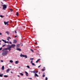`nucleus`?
Returning <instances> with one entry per match:
<instances>
[{
	"mask_svg": "<svg viewBox=\"0 0 80 80\" xmlns=\"http://www.w3.org/2000/svg\"><path fill=\"white\" fill-rule=\"evenodd\" d=\"M3 75V74H0V77H2Z\"/></svg>",
	"mask_w": 80,
	"mask_h": 80,
	"instance_id": "nucleus-17",
	"label": "nucleus"
},
{
	"mask_svg": "<svg viewBox=\"0 0 80 80\" xmlns=\"http://www.w3.org/2000/svg\"><path fill=\"white\" fill-rule=\"evenodd\" d=\"M11 12H13V10L12 9H10Z\"/></svg>",
	"mask_w": 80,
	"mask_h": 80,
	"instance_id": "nucleus-31",
	"label": "nucleus"
},
{
	"mask_svg": "<svg viewBox=\"0 0 80 80\" xmlns=\"http://www.w3.org/2000/svg\"><path fill=\"white\" fill-rule=\"evenodd\" d=\"M7 53H8V51L5 50L3 51L2 53V55L3 56H6L7 55Z\"/></svg>",
	"mask_w": 80,
	"mask_h": 80,
	"instance_id": "nucleus-1",
	"label": "nucleus"
},
{
	"mask_svg": "<svg viewBox=\"0 0 80 80\" xmlns=\"http://www.w3.org/2000/svg\"><path fill=\"white\" fill-rule=\"evenodd\" d=\"M17 42V41L16 40H14V43H16Z\"/></svg>",
	"mask_w": 80,
	"mask_h": 80,
	"instance_id": "nucleus-15",
	"label": "nucleus"
},
{
	"mask_svg": "<svg viewBox=\"0 0 80 80\" xmlns=\"http://www.w3.org/2000/svg\"><path fill=\"white\" fill-rule=\"evenodd\" d=\"M33 62V61H32L31 62V64H32V63H33V62Z\"/></svg>",
	"mask_w": 80,
	"mask_h": 80,
	"instance_id": "nucleus-37",
	"label": "nucleus"
},
{
	"mask_svg": "<svg viewBox=\"0 0 80 80\" xmlns=\"http://www.w3.org/2000/svg\"><path fill=\"white\" fill-rule=\"evenodd\" d=\"M48 80V78H47V77H46L45 78V80Z\"/></svg>",
	"mask_w": 80,
	"mask_h": 80,
	"instance_id": "nucleus-33",
	"label": "nucleus"
},
{
	"mask_svg": "<svg viewBox=\"0 0 80 80\" xmlns=\"http://www.w3.org/2000/svg\"><path fill=\"white\" fill-rule=\"evenodd\" d=\"M1 45V43L0 42V45Z\"/></svg>",
	"mask_w": 80,
	"mask_h": 80,
	"instance_id": "nucleus-57",
	"label": "nucleus"
},
{
	"mask_svg": "<svg viewBox=\"0 0 80 80\" xmlns=\"http://www.w3.org/2000/svg\"><path fill=\"white\" fill-rule=\"evenodd\" d=\"M4 68H5L4 67V66H2V70H4Z\"/></svg>",
	"mask_w": 80,
	"mask_h": 80,
	"instance_id": "nucleus-9",
	"label": "nucleus"
},
{
	"mask_svg": "<svg viewBox=\"0 0 80 80\" xmlns=\"http://www.w3.org/2000/svg\"><path fill=\"white\" fill-rule=\"evenodd\" d=\"M8 48H4L3 49L2 51V52H3V51H4V50H8Z\"/></svg>",
	"mask_w": 80,
	"mask_h": 80,
	"instance_id": "nucleus-6",
	"label": "nucleus"
},
{
	"mask_svg": "<svg viewBox=\"0 0 80 80\" xmlns=\"http://www.w3.org/2000/svg\"><path fill=\"white\" fill-rule=\"evenodd\" d=\"M19 47H20V44H17V48H19Z\"/></svg>",
	"mask_w": 80,
	"mask_h": 80,
	"instance_id": "nucleus-18",
	"label": "nucleus"
},
{
	"mask_svg": "<svg viewBox=\"0 0 80 80\" xmlns=\"http://www.w3.org/2000/svg\"><path fill=\"white\" fill-rule=\"evenodd\" d=\"M0 62H3V60H1L0 61Z\"/></svg>",
	"mask_w": 80,
	"mask_h": 80,
	"instance_id": "nucleus-36",
	"label": "nucleus"
},
{
	"mask_svg": "<svg viewBox=\"0 0 80 80\" xmlns=\"http://www.w3.org/2000/svg\"><path fill=\"white\" fill-rule=\"evenodd\" d=\"M2 41H3V42H4L5 41V40L3 39H2Z\"/></svg>",
	"mask_w": 80,
	"mask_h": 80,
	"instance_id": "nucleus-34",
	"label": "nucleus"
},
{
	"mask_svg": "<svg viewBox=\"0 0 80 80\" xmlns=\"http://www.w3.org/2000/svg\"><path fill=\"white\" fill-rule=\"evenodd\" d=\"M1 5H2V6H3L2 8H3V10H5L6 8H7V6L6 5L2 4Z\"/></svg>",
	"mask_w": 80,
	"mask_h": 80,
	"instance_id": "nucleus-2",
	"label": "nucleus"
},
{
	"mask_svg": "<svg viewBox=\"0 0 80 80\" xmlns=\"http://www.w3.org/2000/svg\"><path fill=\"white\" fill-rule=\"evenodd\" d=\"M32 72L33 73H38V71H33L32 72Z\"/></svg>",
	"mask_w": 80,
	"mask_h": 80,
	"instance_id": "nucleus-10",
	"label": "nucleus"
},
{
	"mask_svg": "<svg viewBox=\"0 0 80 80\" xmlns=\"http://www.w3.org/2000/svg\"><path fill=\"white\" fill-rule=\"evenodd\" d=\"M6 33H7L8 35H9V32L8 31L6 32Z\"/></svg>",
	"mask_w": 80,
	"mask_h": 80,
	"instance_id": "nucleus-20",
	"label": "nucleus"
},
{
	"mask_svg": "<svg viewBox=\"0 0 80 80\" xmlns=\"http://www.w3.org/2000/svg\"><path fill=\"white\" fill-rule=\"evenodd\" d=\"M20 75H22V76H23V74L22 73H20Z\"/></svg>",
	"mask_w": 80,
	"mask_h": 80,
	"instance_id": "nucleus-29",
	"label": "nucleus"
},
{
	"mask_svg": "<svg viewBox=\"0 0 80 80\" xmlns=\"http://www.w3.org/2000/svg\"><path fill=\"white\" fill-rule=\"evenodd\" d=\"M11 48H14L15 47V44H12L11 45Z\"/></svg>",
	"mask_w": 80,
	"mask_h": 80,
	"instance_id": "nucleus-4",
	"label": "nucleus"
},
{
	"mask_svg": "<svg viewBox=\"0 0 80 80\" xmlns=\"http://www.w3.org/2000/svg\"><path fill=\"white\" fill-rule=\"evenodd\" d=\"M19 68H21L20 67H19Z\"/></svg>",
	"mask_w": 80,
	"mask_h": 80,
	"instance_id": "nucleus-54",
	"label": "nucleus"
},
{
	"mask_svg": "<svg viewBox=\"0 0 80 80\" xmlns=\"http://www.w3.org/2000/svg\"><path fill=\"white\" fill-rule=\"evenodd\" d=\"M11 48H12V47L11 46H11L10 45H8V49Z\"/></svg>",
	"mask_w": 80,
	"mask_h": 80,
	"instance_id": "nucleus-5",
	"label": "nucleus"
},
{
	"mask_svg": "<svg viewBox=\"0 0 80 80\" xmlns=\"http://www.w3.org/2000/svg\"><path fill=\"white\" fill-rule=\"evenodd\" d=\"M8 50H9V51H10L11 50V48L8 49Z\"/></svg>",
	"mask_w": 80,
	"mask_h": 80,
	"instance_id": "nucleus-38",
	"label": "nucleus"
},
{
	"mask_svg": "<svg viewBox=\"0 0 80 80\" xmlns=\"http://www.w3.org/2000/svg\"><path fill=\"white\" fill-rule=\"evenodd\" d=\"M37 42H36V44H37Z\"/></svg>",
	"mask_w": 80,
	"mask_h": 80,
	"instance_id": "nucleus-56",
	"label": "nucleus"
},
{
	"mask_svg": "<svg viewBox=\"0 0 80 80\" xmlns=\"http://www.w3.org/2000/svg\"><path fill=\"white\" fill-rule=\"evenodd\" d=\"M10 62V63H12L13 62V61L12 60H10L9 61Z\"/></svg>",
	"mask_w": 80,
	"mask_h": 80,
	"instance_id": "nucleus-23",
	"label": "nucleus"
},
{
	"mask_svg": "<svg viewBox=\"0 0 80 80\" xmlns=\"http://www.w3.org/2000/svg\"><path fill=\"white\" fill-rule=\"evenodd\" d=\"M6 23H7V25H8V22H6Z\"/></svg>",
	"mask_w": 80,
	"mask_h": 80,
	"instance_id": "nucleus-41",
	"label": "nucleus"
},
{
	"mask_svg": "<svg viewBox=\"0 0 80 80\" xmlns=\"http://www.w3.org/2000/svg\"><path fill=\"white\" fill-rule=\"evenodd\" d=\"M3 1H6V0H3Z\"/></svg>",
	"mask_w": 80,
	"mask_h": 80,
	"instance_id": "nucleus-53",
	"label": "nucleus"
},
{
	"mask_svg": "<svg viewBox=\"0 0 80 80\" xmlns=\"http://www.w3.org/2000/svg\"><path fill=\"white\" fill-rule=\"evenodd\" d=\"M6 43H9V42H6Z\"/></svg>",
	"mask_w": 80,
	"mask_h": 80,
	"instance_id": "nucleus-45",
	"label": "nucleus"
},
{
	"mask_svg": "<svg viewBox=\"0 0 80 80\" xmlns=\"http://www.w3.org/2000/svg\"><path fill=\"white\" fill-rule=\"evenodd\" d=\"M19 61H17L16 62H15V64H18V63H19Z\"/></svg>",
	"mask_w": 80,
	"mask_h": 80,
	"instance_id": "nucleus-11",
	"label": "nucleus"
},
{
	"mask_svg": "<svg viewBox=\"0 0 80 80\" xmlns=\"http://www.w3.org/2000/svg\"><path fill=\"white\" fill-rule=\"evenodd\" d=\"M25 73H26V76L27 77H28V72H25Z\"/></svg>",
	"mask_w": 80,
	"mask_h": 80,
	"instance_id": "nucleus-14",
	"label": "nucleus"
},
{
	"mask_svg": "<svg viewBox=\"0 0 80 80\" xmlns=\"http://www.w3.org/2000/svg\"><path fill=\"white\" fill-rule=\"evenodd\" d=\"M14 37H15V38L17 37V36H15Z\"/></svg>",
	"mask_w": 80,
	"mask_h": 80,
	"instance_id": "nucleus-49",
	"label": "nucleus"
},
{
	"mask_svg": "<svg viewBox=\"0 0 80 80\" xmlns=\"http://www.w3.org/2000/svg\"><path fill=\"white\" fill-rule=\"evenodd\" d=\"M2 42V40H0V42Z\"/></svg>",
	"mask_w": 80,
	"mask_h": 80,
	"instance_id": "nucleus-55",
	"label": "nucleus"
},
{
	"mask_svg": "<svg viewBox=\"0 0 80 80\" xmlns=\"http://www.w3.org/2000/svg\"><path fill=\"white\" fill-rule=\"evenodd\" d=\"M43 74H45V72H44V73H43Z\"/></svg>",
	"mask_w": 80,
	"mask_h": 80,
	"instance_id": "nucleus-58",
	"label": "nucleus"
},
{
	"mask_svg": "<svg viewBox=\"0 0 80 80\" xmlns=\"http://www.w3.org/2000/svg\"><path fill=\"white\" fill-rule=\"evenodd\" d=\"M40 67H41V65H40V66H38V68H40Z\"/></svg>",
	"mask_w": 80,
	"mask_h": 80,
	"instance_id": "nucleus-39",
	"label": "nucleus"
},
{
	"mask_svg": "<svg viewBox=\"0 0 80 80\" xmlns=\"http://www.w3.org/2000/svg\"><path fill=\"white\" fill-rule=\"evenodd\" d=\"M9 71H10V69H7L6 70L7 73H8V72H9Z\"/></svg>",
	"mask_w": 80,
	"mask_h": 80,
	"instance_id": "nucleus-16",
	"label": "nucleus"
},
{
	"mask_svg": "<svg viewBox=\"0 0 80 80\" xmlns=\"http://www.w3.org/2000/svg\"><path fill=\"white\" fill-rule=\"evenodd\" d=\"M5 45H6V44H4L2 45V47H5Z\"/></svg>",
	"mask_w": 80,
	"mask_h": 80,
	"instance_id": "nucleus-28",
	"label": "nucleus"
},
{
	"mask_svg": "<svg viewBox=\"0 0 80 80\" xmlns=\"http://www.w3.org/2000/svg\"><path fill=\"white\" fill-rule=\"evenodd\" d=\"M9 38H10V39H11V38H10V37H8L7 40L8 41H10V40H9Z\"/></svg>",
	"mask_w": 80,
	"mask_h": 80,
	"instance_id": "nucleus-12",
	"label": "nucleus"
},
{
	"mask_svg": "<svg viewBox=\"0 0 80 80\" xmlns=\"http://www.w3.org/2000/svg\"><path fill=\"white\" fill-rule=\"evenodd\" d=\"M4 42H5V43H7V41H5Z\"/></svg>",
	"mask_w": 80,
	"mask_h": 80,
	"instance_id": "nucleus-42",
	"label": "nucleus"
},
{
	"mask_svg": "<svg viewBox=\"0 0 80 80\" xmlns=\"http://www.w3.org/2000/svg\"><path fill=\"white\" fill-rule=\"evenodd\" d=\"M28 79H32V78H28Z\"/></svg>",
	"mask_w": 80,
	"mask_h": 80,
	"instance_id": "nucleus-44",
	"label": "nucleus"
},
{
	"mask_svg": "<svg viewBox=\"0 0 80 80\" xmlns=\"http://www.w3.org/2000/svg\"><path fill=\"white\" fill-rule=\"evenodd\" d=\"M27 67L28 68L30 69V66H27Z\"/></svg>",
	"mask_w": 80,
	"mask_h": 80,
	"instance_id": "nucleus-26",
	"label": "nucleus"
},
{
	"mask_svg": "<svg viewBox=\"0 0 80 80\" xmlns=\"http://www.w3.org/2000/svg\"><path fill=\"white\" fill-rule=\"evenodd\" d=\"M4 23L5 25H7V23L6 22H4Z\"/></svg>",
	"mask_w": 80,
	"mask_h": 80,
	"instance_id": "nucleus-25",
	"label": "nucleus"
},
{
	"mask_svg": "<svg viewBox=\"0 0 80 80\" xmlns=\"http://www.w3.org/2000/svg\"><path fill=\"white\" fill-rule=\"evenodd\" d=\"M40 74V72H39V74Z\"/></svg>",
	"mask_w": 80,
	"mask_h": 80,
	"instance_id": "nucleus-52",
	"label": "nucleus"
},
{
	"mask_svg": "<svg viewBox=\"0 0 80 80\" xmlns=\"http://www.w3.org/2000/svg\"><path fill=\"white\" fill-rule=\"evenodd\" d=\"M20 56L21 57H25L26 58H27V55H24L21 54Z\"/></svg>",
	"mask_w": 80,
	"mask_h": 80,
	"instance_id": "nucleus-3",
	"label": "nucleus"
},
{
	"mask_svg": "<svg viewBox=\"0 0 80 80\" xmlns=\"http://www.w3.org/2000/svg\"><path fill=\"white\" fill-rule=\"evenodd\" d=\"M0 17H1V18H3L5 17V16H2V15H0Z\"/></svg>",
	"mask_w": 80,
	"mask_h": 80,
	"instance_id": "nucleus-19",
	"label": "nucleus"
},
{
	"mask_svg": "<svg viewBox=\"0 0 80 80\" xmlns=\"http://www.w3.org/2000/svg\"><path fill=\"white\" fill-rule=\"evenodd\" d=\"M15 33H17V31H15Z\"/></svg>",
	"mask_w": 80,
	"mask_h": 80,
	"instance_id": "nucleus-43",
	"label": "nucleus"
},
{
	"mask_svg": "<svg viewBox=\"0 0 80 80\" xmlns=\"http://www.w3.org/2000/svg\"><path fill=\"white\" fill-rule=\"evenodd\" d=\"M9 43H10V44H12V42H9Z\"/></svg>",
	"mask_w": 80,
	"mask_h": 80,
	"instance_id": "nucleus-47",
	"label": "nucleus"
},
{
	"mask_svg": "<svg viewBox=\"0 0 80 80\" xmlns=\"http://www.w3.org/2000/svg\"><path fill=\"white\" fill-rule=\"evenodd\" d=\"M45 75H42V77H45Z\"/></svg>",
	"mask_w": 80,
	"mask_h": 80,
	"instance_id": "nucleus-40",
	"label": "nucleus"
},
{
	"mask_svg": "<svg viewBox=\"0 0 80 80\" xmlns=\"http://www.w3.org/2000/svg\"><path fill=\"white\" fill-rule=\"evenodd\" d=\"M32 65L34 66H36V65H35V64L34 63H32Z\"/></svg>",
	"mask_w": 80,
	"mask_h": 80,
	"instance_id": "nucleus-22",
	"label": "nucleus"
},
{
	"mask_svg": "<svg viewBox=\"0 0 80 80\" xmlns=\"http://www.w3.org/2000/svg\"><path fill=\"white\" fill-rule=\"evenodd\" d=\"M33 58H30V60H33Z\"/></svg>",
	"mask_w": 80,
	"mask_h": 80,
	"instance_id": "nucleus-27",
	"label": "nucleus"
},
{
	"mask_svg": "<svg viewBox=\"0 0 80 80\" xmlns=\"http://www.w3.org/2000/svg\"><path fill=\"white\" fill-rule=\"evenodd\" d=\"M34 76L36 77H38L39 76L37 74L35 73L34 74Z\"/></svg>",
	"mask_w": 80,
	"mask_h": 80,
	"instance_id": "nucleus-7",
	"label": "nucleus"
},
{
	"mask_svg": "<svg viewBox=\"0 0 80 80\" xmlns=\"http://www.w3.org/2000/svg\"><path fill=\"white\" fill-rule=\"evenodd\" d=\"M2 50V48H0V50Z\"/></svg>",
	"mask_w": 80,
	"mask_h": 80,
	"instance_id": "nucleus-35",
	"label": "nucleus"
},
{
	"mask_svg": "<svg viewBox=\"0 0 80 80\" xmlns=\"http://www.w3.org/2000/svg\"><path fill=\"white\" fill-rule=\"evenodd\" d=\"M18 77H20V76H19L18 75Z\"/></svg>",
	"mask_w": 80,
	"mask_h": 80,
	"instance_id": "nucleus-50",
	"label": "nucleus"
},
{
	"mask_svg": "<svg viewBox=\"0 0 80 80\" xmlns=\"http://www.w3.org/2000/svg\"><path fill=\"white\" fill-rule=\"evenodd\" d=\"M16 50H18V51H22V49H20L19 48H16Z\"/></svg>",
	"mask_w": 80,
	"mask_h": 80,
	"instance_id": "nucleus-8",
	"label": "nucleus"
},
{
	"mask_svg": "<svg viewBox=\"0 0 80 80\" xmlns=\"http://www.w3.org/2000/svg\"><path fill=\"white\" fill-rule=\"evenodd\" d=\"M2 34V33L0 32V35H1Z\"/></svg>",
	"mask_w": 80,
	"mask_h": 80,
	"instance_id": "nucleus-46",
	"label": "nucleus"
},
{
	"mask_svg": "<svg viewBox=\"0 0 80 80\" xmlns=\"http://www.w3.org/2000/svg\"><path fill=\"white\" fill-rule=\"evenodd\" d=\"M1 3H2V4H3V3L2 2H1Z\"/></svg>",
	"mask_w": 80,
	"mask_h": 80,
	"instance_id": "nucleus-48",
	"label": "nucleus"
},
{
	"mask_svg": "<svg viewBox=\"0 0 80 80\" xmlns=\"http://www.w3.org/2000/svg\"><path fill=\"white\" fill-rule=\"evenodd\" d=\"M45 70V69H42V72H44V71Z\"/></svg>",
	"mask_w": 80,
	"mask_h": 80,
	"instance_id": "nucleus-24",
	"label": "nucleus"
},
{
	"mask_svg": "<svg viewBox=\"0 0 80 80\" xmlns=\"http://www.w3.org/2000/svg\"><path fill=\"white\" fill-rule=\"evenodd\" d=\"M11 73H13V72H11Z\"/></svg>",
	"mask_w": 80,
	"mask_h": 80,
	"instance_id": "nucleus-51",
	"label": "nucleus"
},
{
	"mask_svg": "<svg viewBox=\"0 0 80 80\" xmlns=\"http://www.w3.org/2000/svg\"><path fill=\"white\" fill-rule=\"evenodd\" d=\"M4 77H8V76H7V75H4Z\"/></svg>",
	"mask_w": 80,
	"mask_h": 80,
	"instance_id": "nucleus-30",
	"label": "nucleus"
},
{
	"mask_svg": "<svg viewBox=\"0 0 80 80\" xmlns=\"http://www.w3.org/2000/svg\"><path fill=\"white\" fill-rule=\"evenodd\" d=\"M41 59H38L37 61H36V63H38V62L39 61H40V60Z\"/></svg>",
	"mask_w": 80,
	"mask_h": 80,
	"instance_id": "nucleus-13",
	"label": "nucleus"
},
{
	"mask_svg": "<svg viewBox=\"0 0 80 80\" xmlns=\"http://www.w3.org/2000/svg\"><path fill=\"white\" fill-rule=\"evenodd\" d=\"M16 15L17 16H18V12H16Z\"/></svg>",
	"mask_w": 80,
	"mask_h": 80,
	"instance_id": "nucleus-21",
	"label": "nucleus"
},
{
	"mask_svg": "<svg viewBox=\"0 0 80 80\" xmlns=\"http://www.w3.org/2000/svg\"><path fill=\"white\" fill-rule=\"evenodd\" d=\"M30 50L31 51V52H34L33 50H32V49H31Z\"/></svg>",
	"mask_w": 80,
	"mask_h": 80,
	"instance_id": "nucleus-32",
	"label": "nucleus"
}]
</instances>
